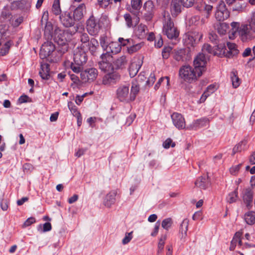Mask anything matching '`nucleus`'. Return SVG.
<instances>
[{
	"mask_svg": "<svg viewBox=\"0 0 255 255\" xmlns=\"http://www.w3.org/2000/svg\"><path fill=\"white\" fill-rule=\"evenodd\" d=\"M173 223L172 220L170 218H168L164 219L161 223L162 227L166 230L168 229L171 227Z\"/></svg>",
	"mask_w": 255,
	"mask_h": 255,
	"instance_id": "obj_46",
	"label": "nucleus"
},
{
	"mask_svg": "<svg viewBox=\"0 0 255 255\" xmlns=\"http://www.w3.org/2000/svg\"><path fill=\"white\" fill-rule=\"evenodd\" d=\"M89 49L92 54H94L99 47V42L94 38H91L88 42Z\"/></svg>",
	"mask_w": 255,
	"mask_h": 255,
	"instance_id": "obj_33",
	"label": "nucleus"
},
{
	"mask_svg": "<svg viewBox=\"0 0 255 255\" xmlns=\"http://www.w3.org/2000/svg\"><path fill=\"white\" fill-rule=\"evenodd\" d=\"M48 12L45 11L43 12V15L41 20V25H44V34L47 36L48 38L52 37L53 25L50 22L48 21Z\"/></svg>",
	"mask_w": 255,
	"mask_h": 255,
	"instance_id": "obj_11",
	"label": "nucleus"
},
{
	"mask_svg": "<svg viewBox=\"0 0 255 255\" xmlns=\"http://www.w3.org/2000/svg\"><path fill=\"white\" fill-rule=\"evenodd\" d=\"M118 41L121 46H128V47L133 44V40L131 39H124L120 37L119 38Z\"/></svg>",
	"mask_w": 255,
	"mask_h": 255,
	"instance_id": "obj_49",
	"label": "nucleus"
},
{
	"mask_svg": "<svg viewBox=\"0 0 255 255\" xmlns=\"http://www.w3.org/2000/svg\"><path fill=\"white\" fill-rule=\"evenodd\" d=\"M90 81H94L97 77L98 70L95 68H90L85 70Z\"/></svg>",
	"mask_w": 255,
	"mask_h": 255,
	"instance_id": "obj_38",
	"label": "nucleus"
},
{
	"mask_svg": "<svg viewBox=\"0 0 255 255\" xmlns=\"http://www.w3.org/2000/svg\"><path fill=\"white\" fill-rule=\"evenodd\" d=\"M194 3L196 9L201 11H206L207 14H209L213 8L212 5L206 4L203 0H196Z\"/></svg>",
	"mask_w": 255,
	"mask_h": 255,
	"instance_id": "obj_22",
	"label": "nucleus"
},
{
	"mask_svg": "<svg viewBox=\"0 0 255 255\" xmlns=\"http://www.w3.org/2000/svg\"><path fill=\"white\" fill-rule=\"evenodd\" d=\"M195 184L201 189H205L209 185V181L207 176H201L195 181Z\"/></svg>",
	"mask_w": 255,
	"mask_h": 255,
	"instance_id": "obj_25",
	"label": "nucleus"
},
{
	"mask_svg": "<svg viewBox=\"0 0 255 255\" xmlns=\"http://www.w3.org/2000/svg\"><path fill=\"white\" fill-rule=\"evenodd\" d=\"M253 194V188L251 187L245 188L242 191L243 199L248 209H251L252 208Z\"/></svg>",
	"mask_w": 255,
	"mask_h": 255,
	"instance_id": "obj_14",
	"label": "nucleus"
},
{
	"mask_svg": "<svg viewBox=\"0 0 255 255\" xmlns=\"http://www.w3.org/2000/svg\"><path fill=\"white\" fill-rule=\"evenodd\" d=\"M246 142L242 141L237 145H236L233 149V154L236 152H241L242 150H244L246 146Z\"/></svg>",
	"mask_w": 255,
	"mask_h": 255,
	"instance_id": "obj_48",
	"label": "nucleus"
},
{
	"mask_svg": "<svg viewBox=\"0 0 255 255\" xmlns=\"http://www.w3.org/2000/svg\"><path fill=\"white\" fill-rule=\"evenodd\" d=\"M45 71L43 70V67L42 66L41 70L39 71V74L42 79L47 80L49 78L48 65H46Z\"/></svg>",
	"mask_w": 255,
	"mask_h": 255,
	"instance_id": "obj_42",
	"label": "nucleus"
},
{
	"mask_svg": "<svg viewBox=\"0 0 255 255\" xmlns=\"http://www.w3.org/2000/svg\"><path fill=\"white\" fill-rule=\"evenodd\" d=\"M244 219L248 225H252L255 223V212L250 211L247 212L244 216Z\"/></svg>",
	"mask_w": 255,
	"mask_h": 255,
	"instance_id": "obj_31",
	"label": "nucleus"
},
{
	"mask_svg": "<svg viewBox=\"0 0 255 255\" xmlns=\"http://www.w3.org/2000/svg\"><path fill=\"white\" fill-rule=\"evenodd\" d=\"M241 235L242 234L240 232H237L235 234L233 240L231 242V245L230 247V251H233L235 249L237 244L238 243L239 238H241Z\"/></svg>",
	"mask_w": 255,
	"mask_h": 255,
	"instance_id": "obj_40",
	"label": "nucleus"
},
{
	"mask_svg": "<svg viewBox=\"0 0 255 255\" xmlns=\"http://www.w3.org/2000/svg\"><path fill=\"white\" fill-rule=\"evenodd\" d=\"M55 49L54 45L51 41H47L42 44L40 50V57L45 59L51 55Z\"/></svg>",
	"mask_w": 255,
	"mask_h": 255,
	"instance_id": "obj_13",
	"label": "nucleus"
},
{
	"mask_svg": "<svg viewBox=\"0 0 255 255\" xmlns=\"http://www.w3.org/2000/svg\"><path fill=\"white\" fill-rule=\"evenodd\" d=\"M172 51V48L170 46L165 47L162 52V55L164 59H167L170 53Z\"/></svg>",
	"mask_w": 255,
	"mask_h": 255,
	"instance_id": "obj_53",
	"label": "nucleus"
},
{
	"mask_svg": "<svg viewBox=\"0 0 255 255\" xmlns=\"http://www.w3.org/2000/svg\"><path fill=\"white\" fill-rule=\"evenodd\" d=\"M212 93H213V91H208L206 90V91L204 92V93L202 94L201 98H200V101L201 102H203L205 101L206 98L209 96Z\"/></svg>",
	"mask_w": 255,
	"mask_h": 255,
	"instance_id": "obj_64",
	"label": "nucleus"
},
{
	"mask_svg": "<svg viewBox=\"0 0 255 255\" xmlns=\"http://www.w3.org/2000/svg\"><path fill=\"white\" fill-rule=\"evenodd\" d=\"M87 29L89 34L92 35H95L98 33L100 26L94 16H91L87 21Z\"/></svg>",
	"mask_w": 255,
	"mask_h": 255,
	"instance_id": "obj_10",
	"label": "nucleus"
},
{
	"mask_svg": "<svg viewBox=\"0 0 255 255\" xmlns=\"http://www.w3.org/2000/svg\"><path fill=\"white\" fill-rule=\"evenodd\" d=\"M100 42L101 47L104 50H106L107 47L109 46V43L111 42L109 37L105 35H102L101 36L100 38Z\"/></svg>",
	"mask_w": 255,
	"mask_h": 255,
	"instance_id": "obj_36",
	"label": "nucleus"
},
{
	"mask_svg": "<svg viewBox=\"0 0 255 255\" xmlns=\"http://www.w3.org/2000/svg\"><path fill=\"white\" fill-rule=\"evenodd\" d=\"M231 78L233 86L236 88L238 87L240 84V80L237 76V72L233 71L231 73Z\"/></svg>",
	"mask_w": 255,
	"mask_h": 255,
	"instance_id": "obj_35",
	"label": "nucleus"
},
{
	"mask_svg": "<svg viewBox=\"0 0 255 255\" xmlns=\"http://www.w3.org/2000/svg\"><path fill=\"white\" fill-rule=\"evenodd\" d=\"M139 91V84L137 80H133L131 82V90L129 95V100L134 101Z\"/></svg>",
	"mask_w": 255,
	"mask_h": 255,
	"instance_id": "obj_24",
	"label": "nucleus"
},
{
	"mask_svg": "<svg viewBox=\"0 0 255 255\" xmlns=\"http://www.w3.org/2000/svg\"><path fill=\"white\" fill-rule=\"evenodd\" d=\"M208 58V55H206L205 53H199L195 58L194 65L198 76H201L205 71V66Z\"/></svg>",
	"mask_w": 255,
	"mask_h": 255,
	"instance_id": "obj_5",
	"label": "nucleus"
},
{
	"mask_svg": "<svg viewBox=\"0 0 255 255\" xmlns=\"http://www.w3.org/2000/svg\"><path fill=\"white\" fill-rule=\"evenodd\" d=\"M189 51L185 49H174L173 51V58L177 61H186L190 59Z\"/></svg>",
	"mask_w": 255,
	"mask_h": 255,
	"instance_id": "obj_15",
	"label": "nucleus"
},
{
	"mask_svg": "<svg viewBox=\"0 0 255 255\" xmlns=\"http://www.w3.org/2000/svg\"><path fill=\"white\" fill-rule=\"evenodd\" d=\"M188 225L189 221L187 219L183 220L180 225L179 233L181 240L185 239L187 236V232L188 231Z\"/></svg>",
	"mask_w": 255,
	"mask_h": 255,
	"instance_id": "obj_28",
	"label": "nucleus"
},
{
	"mask_svg": "<svg viewBox=\"0 0 255 255\" xmlns=\"http://www.w3.org/2000/svg\"><path fill=\"white\" fill-rule=\"evenodd\" d=\"M229 25L226 23H219L216 26L218 33L221 35H225L229 28Z\"/></svg>",
	"mask_w": 255,
	"mask_h": 255,
	"instance_id": "obj_34",
	"label": "nucleus"
},
{
	"mask_svg": "<svg viewBox=\"0 0 255 255\" xmlns=\"http://www.w3.org/2000/svg\"><path fill=\"white\" fill-rule=\"evenodd\" d=\"M117 192L115 191H112L109 192L106 196L104 204L108 207H110L113 205L116 200V196Z\"/></svg>",
	"mask_w": 255,
	"mask_h": 255,
	"instance_id": "obj_27",
	"label": "nucleus"
},
{
	"mask_svg": "<svg viewBox=\"0 0 255 255\" xmlns=\"http://www.w3.org/2000/svg\"><path fill=\"white\" fill-rule=\"evenodd\" d=\"M244 7V3H242L240 2H236L235 4L233 6L232 9L233 11L241 12L243 11Z\"/></svg>",
	"mask_w": 255,
	"mask_h": 255,
	"instance_id": "obj_54",
	"label": "nucleus"
},
{
	"mask_svg": "<svg viewBox=\"0 0 255 255\" xmlns=\"http://www.w3.org/2000/svg\"><path fill=\"white\" fill-rule=\"evenodd\" d=\"M112 56L111 54H110L106 51L105 53H103L101 55V61L104 62H110L112 59Z\"/></svg>",
	"mask_w": 255,
	"mask_h": 255,
	"instance_id": "obj_55",
	"label": "nucleus"
},
{
	"mask_svg": "<svg viewBox=\"0 0 255 255\" xmlns=\"http://www.w3.org/2000/svg\"><path fill=\"white\" fill-rule=\"evenodd\" d=\"M200 20V17L198 15H194L192 16L189 20V23L192 25H197Z\"/></svg>",
	"mask_w": 255,
	"mask_h": 255,
	"instance_id": "obj_63",
	"label": "nucleus"
},
{
	"mask_svg": "<svg viewBox=\"0 0 255 255\" xmlns=\"http://www.w3.org/2000/svg\"><path fill=\"white\" fill-rule=\"evenodd\" d=\"M79 36L80 38L81 41L83 43H88L89 41V37L88 34L86 32H78Z\"/></svg>",
	"mask_w": 255,
	"mask_h": 255,
	"instance_id": "obj_50",
	"label": "nucleus"
},
{
	"mask_svg": "<svg viewBox=\"0 0 255 255\" xmlns=\"http://www.w3.org/2000/svg\"><path fill=\"white\" fill-rule=\"evenodd\" d=\"M141 0H131V5L133 10L135 11V12H138L139 10L141 7Z\"/></svg>",
	"mask_w": 255,
	"mask_h": 255,
	"instance_id": "obj_44",
	"label": "nucleus"
},
{
	"mask_svg": "<svg viewBox=\"0 0 255 255\" xmlns=\"http://www.w3.org/2000/svg\"><path fill=\"white\" fill-rule=\"evenodd\" d=\"M238 198L237 189L234 191L230 193L227 197V201L229 203L235 202Z\"/></svg>",
	"mask_w": 255,
	"mask_h": 255,
	"instance_id": "obj_39",
	"label": "nucleus"
},
{
	"mask_svg": "<svg viewBox=\"0 0 255 255\" xmlns=\"http://www.w3.org/2000/svg\"><path fill=\"white\" fill-rule=\"evenodd\" d=\"M99 66L101 70L107 71L110 69L111 64L110 62H104L103 61H100L99 62Z\"/></svg>",
	"mask_w": 255,
	"mask_h": 255,
	"instance_id": "obj_43",
	"label": "nucleus"
},
{
	"mask_svg": "<svg viewBox=\"0 0 255 255\" xmlns=\"http://www.w3.org/2000/svg\"><path fill=\"white\" fill-rule=\"evenodd\" d=\"M144 16L146 20H150L152 18L154 6L151 0L147 1L144 5Z\"/></svg>",
	"mask_w": 255,
	"mask_h": 255,
	"instance_id": "obj_20",
	"label": "nucleus"
},
{
	"mask_svg": "<svg viewBox=\"0 0 255 255\" xmlns=\"http://www.w3.org/2000/svg\"><path fill=\"white\" fill-rule=\"evenodd\" d=\"M51 228L52 227L51 224L49 222H46L43 225L40 224L37 227V230L43 232H46L50 231L51 230Z\"/></svg>",
	"mask_w": 255,
	"mask_h": 255,
	"instance_id": "obj_47",
	"label": "nucleus"
},
{
	"mask_svg": "<svg viewBox=\"0 0 255 255\" xmlns=\"http://www.w3.org/2000/svg\"><path fill=\"white\" fill-rule=\"evenodd\" d=\"M127 63V60L125 56H122L117 59L114 62V65L117 68H123Z\"/></svg>",
	"mask_w": 255,
	"mask_h": 255,
	"instance_id": "obj_32",
	"label": "nucleus"
},
{
	"mask_svg": "<svg viewBox=\"0 0 255 255\" xmlns=\"http://www.w3.org/2000/svg\"><path fill=\"white\" fill-rule=\"evenodd\" d=\"M120 79L119 74L113 72L105 75L103 78L102 83L105 85H110L116 83Z\"/></svg>",
	"mask_w": 255,
	"mask_h": 255,
	"instance_id": "obj_19",
	"label": "nucleus"
},
{
	"mask_svg": "<svg viewBox=\"0 0 255 255\" xmlns=\"http://www.w3.org/2000/svg\"><path fill=\"white\" fill-rule=\"evenodd\" d=\"M52 11L56 15H60L62 13L61 12L59 0H54L52 5Z\"/></svg>",
	"mask_w": 255,
	"mask_h": 255,
	"instance_id": "obj_37",
	"label": "nucleus"
},
{
	"mask_svg": "<svg viewBox=\"0 0 255 255\" xmlns=\"http://www.w3.org/2000/svg\"><path fill=\"white\" fill-rule=\"evenodd\" d=\"M129 86L120 85L117 90V98L121 102H128L129 100Z\"/></svg>",
	"mask_w": 255,
	"mask_h": 255,
	"instance_id": "obj_8",
	"label": "nucleus"
},
{
	"mask_svg": "<svg viewBox=\"0 0 255 255\" xmlns=\"http://www.w3.org/2000/svg\"><path fill=\"white\" fill-rule=\"evenodd\" d=\"M223 54L228 58H232L239 53L237 45L233 43L227 42V47L222 49Z\"/></svg>",
	"mask_w": 255,
	"mask_h": 255,
	"instance_id": "obj_16",
	"label": "nucleus"
},
{
	"mask_svg": "<svg viewBox=\"0 0 255 255\" xmlns=\"http://www.w3.org/2000/svg\"><path fill=\"white\" fill-rule=\"evenodd\" d=\"M183 6L186 7H190L193 5L195 0H181Z\"/></svg>",
	"mask_w": 255,
	"mask_h": 255,
	"instance_id": "obj_59",
	"label": "nucleus"
},
{
	"mask_svg": "<svg viewBox=\"0 0 255 255\" xmlns=\"http://www.w3.org/2000/svg\"><path fill=\"white\" fill-rule=\"evenodd\" d=\"M142 64V61L139 58H134L132 60L128 68L131 77H133L137 74Z\"/></svg>",
	"mask_w": 255,
	"mask_h": 255,
	"instance_id": "obj_17",
	"label": "nucleus"
},
{
	"mask_svg": "<svg viewBox=\"0 0 255 255\" xmlns=\"http://www.w3.org/2000/svg\"><path fill=\"white\" fill-rule=\"evenodd\" d=\"M141 46V43L134 44V43L133 42L132 44L129 45L127 47V50L128 53L132 54L136 52L139 49H140Z\"/></svg>",
	"mask_w": 255,
	"mask_h": 255,
	"instance_id": "obj_41",
	"label": "nucleus"
},
{
	"mask_svg": "<svg viewBox=\"0 0 255 255\" xmlns=\"http://www.w3.org/2000/svg\"><path fill=\"white\" fill-rule=\"evenodd\" d=\"M173 147L175 146V143L174 142H172V140L171 138H167L163 143V146L165 148H169L170 146Z\"/></svg>",
	"mask_w": 255,
	"mask_h": 255,
	"instance_id": "obj_57",
	"label": "nucleus"
},
{
	"mask_svg": "<svg viewBox=\"0 0 255 255\" xmlns=\"http://www.w3.org/2000/svg\"><path fill=\"white\" fill-rule=\"evenodd\" d=\"M181 1L180 0H172L171 3V11L172 15H177L181 11Z\"/></svg>",
	"mask_w": 255,
	"mask_h": 255,
	"instance_id": "obj_26",
	"label": "nucleus"
},
{
	"mask_svg": "<svg viewBox=\"0 0 255 255\" xmlns=\"http://www.w3.org/2000/svg\"><path fill=\"white\" fill-rule=\"evenodd\" d=\"M59 20L61 24L66 27L73 26L75 20L72 14V12L66 11L59 15Z\"/></svg>",
	"mask_w": 255,
	"mask_h": 255,
	"instance_id": "obj_7",
	"label": "nucleus"
},
{
	"mask_svg": "<svg viewBox=\"0 0 255 255\" xmlns=\"http://www.w3.org/2000/svg\"><path fill=\"white\" fill-rule=\"evenodd\" d=\"M147 28L145 25L140 24L135 30V34L140 38H144L147 33Z\"/></svg>",
	"mask_w": 255,
	"mask_h": 255,
	"instance_id": "obj_30",
	"label": "nucleus"
},
{
	"mask_svg": "<svg viewBox=\"0 0 255 255\" xmlns=\"http://www.w3.org/2000/svg\"><path fill=\"white\" fill-rule=\"evenodd\" d=\"M209 121L206 118H203L194 121L187 128L190 129L196 130L201 128L206 127L209 124Z\"/></svg>",
	"mask_w": 255,
	"mask_h": 255,
	"instance_id": "obj_21",
	"label": "nucleus"
},
{
	"mask_svg": "<svg viewBox=\"0 0 255 255\" xmlns=\"http://www.w3.org/2000/svg\"><path fill=\"white\" fill-rule=\"evenodd\" d=\"M241 165H242L241 164H239L238 165L232 166L230 169V173L232 175H236L238 173V172L241 168Z\"/></svg>",
	"mask_w": 255,
	"mask_h": 255,
	"instance_id": "obj_60",
	"label": "nucleus"
},
{
	"mask_svg": "<svg viewBox=\"0 0 255 255\" xmlns=\"http://www.w3.org/2000/svg\"><path fill=\"white\" fill-rule=\"evenodd\" d=\"M180 78L188 83H192L196 81L198 77L197 71L190 66H183L179 71Z\"/></svg>",
	"mask_w": 255,
	"mask_h": 255,
	"instance_id": "obj_3",
	"label": "nucleus"
},
{
	"mask_svg": "<svg viewBox=\"0 0 255 255\" xmlns=\"http://www.w3.org/2000/svg\"><path fill=\"white\" fill-rule=\"evenodd\" d=\"M230 13L226 7L223 1H220L218 4L215 13V17L219 21H223L229 17Z\"/></svg>",
	"mask_w": 255,
	"mask_h": 255,
	"instance_id": "obj_9",
	"label": "nucleus"
},
{
	"mask_svg": "<svg viewBox=\"0 0 255 255\" xmlns=\"http://www.w3.org/2000/svg\"><path fill=\"white\" fill-rule=\"evenodd\" d=\"M202 53H205L206 55H207V53H212L213 51L212 46L208 44H205L202 47Z\"/></svg>",
	"mask_w": 255,
	"mask_h": 255,
	"instance_id": "obj_56",
	"label": "nucleus"
},
{
	"mask_svg": "<svg viewBox=\"0 0 255 255\" xmlns=\"http://www.w3.org/2000/svg\"><path fill=\"white\" fill-rule=\"evenodd\" d=\"M163 23V33L170 39H176L179 34V31L175 26L173 21L169 14L164 16Z\"/></svg>",
	"mask_w": 255,
	"mask_h": 255,
	"instance_id": "obj_2",
	"label": "nucleus"
},
{
	"mask_svg": "<svg viewBox=\"0 0 255 255\" xmlns=\"http://www.w3.org/2000/svg\"><path fill=\"white\" fill-rule=\"evenodd\" d=\"M248 23L255 28V11H253L248 20Z\"/></svg>",
	"mask_w": 255,
	"mask_h": 255,
	"instance_id": "obj_58",
	"label": "nucleus"
},
{
	"mask_svg": "<svg viewBox=\"0 0 255 255\" xmlns=\"http://www.w3.org/2000/svg\"><path fill=\"white\" fill-rule=\"evenodd\" d=\"M232 28V36L229 35L230 38H232L238 33L243 42L251 40L255 38V28L250 26L248 23L240 25L238 22H233L231 23Z\"/></svg>",
	"mask_w": 255,
	"mask_h": 255,
	"instance_id": "obj_1",
	"label": "nucleus"
},
{
	"mask_svg": "<svg viewBox=\"0 0 255 255\" xmlns=\"http://www.w3.org/2000/svg\"><path fill=\"white\" fill-rule=\"evenodd\" d=\"M124 18L125 19L128 26L129 27L132 26V18L130 15L129 13H126L124 15Z\"/></svg>",
	"mask_w": 255,
	"mask_h": 255,
	"instance_id": "obj_62",
	"label": "nucleus"
},
{
	"mask_svg": "<svg viewBox=\"0 0 255 255\" xmlns=\"http://www.w3.org/2000/svg\"><path fill=\"white\" fill-rule=\"evenodd\" d=\"M86 6L84 4L82 3L80 4L73 12V17L75 21H79L82 18L84 15V12H85Z\"/></svg>",
	"mask_w": 255,
	"mask_h": 255,
	"instance_id": "obj_23",
	"label": "nucleus"
},
{
	"mask_svg": "<svg viewBox=\"0 0 255 255\" xmlns=\"http://www.w3.org/2000/svg\"><path fill=\"white\" fill-rule=\"evenodd\" d=\"M73 31L70 30H64L59 27L55 28L54 33V39L58 45L65 46L68 40L69 34L72 35Z\"/></svg>",
	"mask_w": 255,
	"mask_h": 255,
	"instance_id": "obj_4",
	"label": "nucleus"
},
{
	"mask_svg": "<svg viewBox=\"0 0 255 255\" xmlns=\"http://www.w3.org/2000/svg\"><path fill=\"white\" fill-rule=\"evenodd\" d=\"M165 239H166V237L163 236L159 240V242L158 245V253H159L160 252H161L162 251V250L163 249L164 245V241H165Z\"/></svg>",
	"mask_w": 255,
	"mask_h": 255,
	"instance_id": "obj_61",
	"label": "nucleus"
},
{
	"mask_svg": "<svg viewBox=\"0 0 255 255\" xmlns=\"http://www.w3.org/2000/svg\"><path fill=\"white\" fill-rule=\"evenodd\" d=\"M11 43L9 41L6 42L0 51V55H4L8 51Z\"/></svg>",
	"mask_w": 255,
	"mask_h": 255,
	"instance_id": "obj_52",
	"label": "nucleus"
},
{
	"mask_svg": "<svg viewBox=\"0 0 255 255\" xmlns=\"http://www.w3.org/2000/svg\"><path fill=\"white\" fill-rule=\"evenodd\" d=\"M73 59L76 65L82 66L87 62V56L83 50L77 48L74 51Z\"/></svg>",
	"mask_w": 255,
	"mask_h": 255,
	"instance_id": "obj_12",
	"label": "nucleus"
},
{
	"mask_svg": "<svg viewBox=\"0 0 255 255\" xmlns=\"http://www.w3.org/2000/svg\"><path fill=\"white\" fill-rule=\"evenodd\" d=\"M132 233V231L130 232V233H126L125 237L122 240V244L123 245H127L130 242V241H131L133 237Z\"/></svg>",
	"mask_w": 255,
	"mask_h": 255,
	"instance_id": "obj_51",
	"label": "nucleus"
},
{
	"mask_svg": "<svg viewBox=\"0 0 255 255\" xmlns=\"http://www.w3.org/2000/svg\"><path fill=\"white\" fill-rule=\"evenodd\" d=\"M68 107L69 109L74 116H79L80 112L78 111L77 107L74 105L72 102H69L68 103Z\"/></svg>",
	"mask_w": 255,
	"mask_h": 255,
	"instance_id": "obj_45",
	"label": "nucleus"
},
{
	"mask_svg": "<svg viewBox=\"0 0 255 255\" xmlns=\"http://www.w3.org/2000/svg\"><path fill=\"white\" fill-rule=\"evenodd\" d=\"M202 37V34L196 31L186 33L183 38L184 43L187 46H194V44L199 41Z\"/></svg>",
	"mask_w": 255,
	"mask_h": 255,
	"instance_id": "obj_6",
	"label": "nucleus"
},
{
	"mask_svg": "<svg viewBox=\"0 0 255 255\" xmlns=\"http://www.w3.org/2000/svg\"><path fill=\"white\" fill-rule=\"evenodd\" d=\"M172 122L178 129H183L185 128V121L183 116L177 113H174L171 115Z\"/></svg>",
	"mask_w": 255,
	"mask_h": 255,
	"instance_id": "obj_18",
	"label": "nucleus"
},
{
	"mask_svg": "<svg viewBox=\"0 0 255 255\" xmlns=\"http://www.w3.org/2000/svg\"><path fill=\"white\" fill-rule=\"evenodd\" d=\"M121 50V46L119 43L117 42H111L106 51L110 54H116L120 52Z\"/></svg>",
	"mask_w": 255,
	"mask_h": 255,
	"instance_id": "obj_29",
	"label": "nucleus"
}]
</instances>
